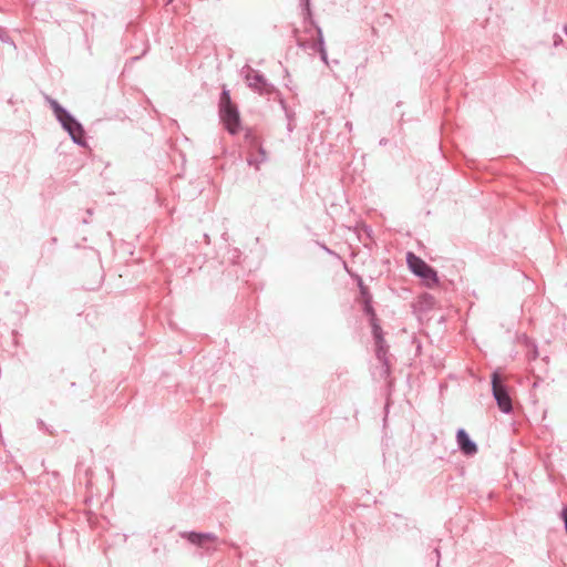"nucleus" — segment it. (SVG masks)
I'll return each instance as SVG.
<instances>
[{"instance_id":"nucleus-4","label":"nucleus","mask_w":567,"mask_h":567,"mask_svg":"<svg viewBox=\"0 0 567 567\" xmlns=\"http://www.w3.org/2000/svg\"><path fill=\"white\" fill-rule=\"evenodd\" d=\"M409 268L413 274L423 278L427 285L436 282V272L427 266L422 259L409 252L406 256Z\"/></svg>"},{"instance_id":"nucleus-7","label":"nucleus","mask_w":567,"mask_h":567,"mask_svg":"<svg viewBox=\"0 0 567 567\" xmlns=\"http://www.w3.org/2000/svg\"><path fill=\"white\" fill-rule=\"evenodd\" d=\"M246 80H247V84L249 87H252L260 92L266 90L267 84H266L264 78L261 75H259L258 73H248L246 76Z\"/></svg>"},{"instance_id":"nucleus-2","label":"nucleus","mask_w":567,"mask_h":567,"mask_svg":"<svg viewBox=\"0 0 567 567\" xmlns=\"http://www.w3.org/2000/svg\"><path fill=\"white\" fill-rule=\"evenodd\" d=\"M220 117L229 133L235 134L239 130V114L231 105L229 92L224 90L220 97Z\"/></svg>"},{"instance_id":"nucleus-9","label":"nucleus","mask_w":567,"mask_h":567,"mask_svg":"<svg viewBox=\"0 0 567 567\" xmlns=\"http://www.w3.org/2000/svg\"><path fill=\"white\" fill-rule=\"evenodd\" d=\"M320 53H321L322 60L326 61L327 60V52L324 51V49H321Z\"/></svg>"},{"instance_id":"nucleus-3","label":"nucleus","mask_w":567,"mask_h":567,"mask_svg":"<svg viewBox=\"0 0 567 567\" xmlns=\"http://www.w3.org/2000/svg\"><path fill=\"white\" fill-rule=\"evenodd\" d=\"M492 389L499 410L504 413H509L512 411V400L497 372H494L492 375Z\"/></svg>"},{"instance_id":"nucleus-6","label":"nucleus","mask_w":567,"mask_h":567,"mask_svg":"<svg viewBox=\"0 0 567 567\" xmlns=\"http://www.w3.org/2000/svg\"><path fill=\"white\" fill-rule=\"evenodd\" d=\"M184 537L192 544L198 546H204L207 543H214L216 540V536L213 534L186 533Z\"/></svg>"},{"instance_id":"nucleus-5","label":"nucleus","mask_w":567,"mask_h":567,"mask_svg":"<svg viewBox=\"0 0 567 567\" xmlns=\"http://www.w3.org/2000/svg\"><path fill=\"white\" fill-rule=\"evenodd\" d=\"M456 439L457 444L464 454L473 455L476 453V444L470 439L468 434L463 429L457 431Z\"/></svg>"},{"instance_id":"nucleus-1","label":"nucleus","mask_w":567,"mask_h":567,"mask_svg":"<svg viewBox=\"0 0 567 567\" xmlns=\"http://www.w3.org/2000/svg\"><path fill=\"white\" fill-rule=\"evenodd\" d=\"M47 101L50 104L55 115V118L59 121L61 126L69 133L71 140L80 146H85L86 141L84 138L83 126L55 100L47 97Z\"/></svg>"},{"instance_id":"nucleus-8","label":"nucleus","mask_w":567,"mask_h":567,"mask_svg":"<svg viewBox=\"0 0 567 567\" xmlns=\"http://www.w3.org/2000/svg\"><path fill=\"white\" fill-rule=\"evenodd\" d=\"M373 333H374L375 339L379 341L380 340V328L377 327L375 324L373 326Z\"/></svg>"}]
</instances>
